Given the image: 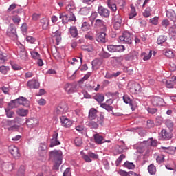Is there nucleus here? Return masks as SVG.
I'll return each instance as SVG.
<instances>
[{
  "instance_id": "34",
  "label": "nucleus",
  "mask_w": 176,
  "mask_h": 176,
  "mask_svg": "<svg viewBox=\"0 0 176 176\" xmlns=\"http://www.w3.org/2000/svg\"><path fill=\"white\" fill-rule=\"evenodd\" d=\"M54 38L57 42V45H58V43L61 42V32L58 30L56 31L54 35Z\"/></svg>"
},
{
  "instance_id": "19",
  "label": "nucleus",
  "mask_w": 176,
  "mask_h": 176,
  "mask_svg": "<svg viewBox=\"0 0 176 176\" xmlns=\"http://www.w3.org/2000/svg\"><path fill=\"white\" fill-rule=\"evenodd\" d=\"M27 86L30 89H39V82L36 80H30L27 82Z\"/></svg>"
},
{
  "instance_id": "21",
  "label": "nucleus",
  "mask_w": 176,
  "mask_h": 176,
  "mask_svg": "<svg viewBox=\"0 0 176 176\" xmlns=\"http://www.w3.org/2000/svg\"><path fill=\"white\" fill-rule=\"evenodd\" d=\"M50 23V20L48 18H43L41 19V23L43 28V30H47L49 28V24Z\"/></svg>"
},
{
  "instance_id": "58",
  "label": "nucleus",
  "mask_w": 176,
  "mask_h": 176,
  "mask_svg": "<svg viewBox=\"0 0 176 176\" xmlns=\"http://www.w3.org/2000/svg\"><path fill=\"white\" fill-rule=\"evenodd\" d=\"M68 16H69V21H76V17H75V14H74V12H70Z\"/></svg>"
},
{
  "instance_id": "62",
  "label": "nucleus",
  "mask_w": 176,
  "mask_h": 176,
  "mask_svg": "<svg viewBox=\"0 0 176 176\" xmlns=\"http://www.w3.org/2000/svg\"><path fill=\"white\" fill-rule=\"evenodd\" d=\"M147 111H148V113H151V115H155V113H156V112H157V109L148 107L147 109Z\"/></svg>"
},
{
  "instance_id": "24",
  "label": "nucleus",
  "mask_w": 176,
  "mask_h": 176,
  "mask_svg": "<svg viewBox=\"0 0 176 176\" xmlns=\"http://www.w3.org/2000/svg\"><path fill=\"white\" fill-rule=\"evenodd\" d=\"M69 32L72 38H76V36L79 35V32H78V28H76L75 26L70 27Z\"/></svg>"
},
{
  "instance_id": "9",
  "label": "nucleus",
  "mask_w": 176,
  "mask_h": 176,
  "mask_svg": "<svg viewBox=\"0 0 176 176\" xmlns=\"http://www.w3.org/2000/svg\"><path fill=\"white\" fill-rule=\"evenodd\" d=\"M8 151L17 160L20 157V151H19V148L14 145H11L8 147Z\"/></svg>"
},
{
  "instance_id": "8",
  "label": "nucleus",
  "mask_w": 176,
  "mask_h": 176,
  "mask_svg": "<svg viewBox=\"0 0 176 176\" xmlns=\"http://www.w3.org/2000/svg\"><path fill=\"white\" fill-rule=\"evenodd\" d=\"M124 60L126 61H135L138 60V52L135 51L131 52L124 56Z\"/></svg>"
},
{
  "instance_id": "15",
  "label": "nucleus",
  "mask_w": 176,
  "mask_h": 176,
  "mask_svg": "<svg viewBox=\"0 0 176 176\" xmlns=\"http://www.w3.org/2000/svg\"><path fill=\"white\" fill-rule=\"evenodd\" d=\"M173 138V135L170 133V132L168 131L166 129H162L161 131V135H160V139L163 140L164 141L171 140Z\"/></svg>"
},
{
  "instance_id": "57",
  "label": "nucleus",
  "mask_w": 176,
  "mask_h": 176,
  "mask_svg": "<svg viewBox=\"0 0 176 176\" xmlns=\"http://www.w3.org/2000/svg\"><path fill=\"white\" fill-rule=\"evenodd\" d=\"M81 49L82 50H85L87 52H93V47L91 45L87 46V45H82Z\"/></svg>"
},
{
  "instance_id": "14",
  "label": "nucleus",
  "mask_w": 176,
  "mask_h": 176,
  "mask_svg": "<svg viewBox=\"0 0 176 176\" xmlns=\"http://www.w3.org/2000/svg\"><path fill=\"white\" fill-rule=\"evenodd\" d=\"M96 40L99 43H105L107 42V34L105 32H98L96 34Z\"/></svg>"
},
{
  "instance_id": "53",
  "label": "nucleus",
  "mask_w": 176,
  "mask_h": 176,
  "mask_svg": "<svg viewBox=\"0 0 176 176\" xmlns=\"http://www.w3.org/2000/svg\"><path fill=\"white\" fill-rule=\"evenodd\" d=\"M74 144L76 146H80L82 144H83V142L82 141V138H76L74 140Z\"/></svg>"
},
{
  "instance_id": "16",
  "label": "nucleus",
  "mask_w": 176,
  "mask_h": 176,
  "mask_svg": "<svg viewBox=\"0 0 176 176\" xmlns=\"http://www.w3.org/2000/svg\"><path fill=\"white\" fill-rule=\"evenodd\" d=\"M39 121L35 118H30L26 121L27 126L30 129H34V127H36Z\"/></svg>"
},
{
  "instance_id": "39",
  "label": "nucleus",
  "mask_w": 176,
  "mask_h": 176,
  "mask_svg": "<svg viewBox=\"0 0 176 176\" xmlns=\"http://www.w3.org/2000/svg\"><path fill=\"white\" fill-rule=\"evenodd\" d=\"M80 14H82V16H87L89 13H90V8L87 7H85L80 9Z\"/></svg>"
},
{
  "instance_id": "10",
  "label": "nucleus",
  "mask_w": 176,
  "mask_h": 176,
  "mask_svg": "<svg viewBox=\"0 0 176 176\" xmlns=\"http://www.w3.org/2000/svg\"><path fill=\"white\" fill-rule=\"evenodd\" d=\"M57 145H61V142L58 140V132L54 131L52 138L51 139V144L50 146V148H53V146H57Z\"/></svg>"
},
{
  "instance_id": "33",
  "label": "nucleus",
  "mask_w": 176,
  "mask_h": 176,
  "mask_svg": "<svg viewBox=\"0 0 176 176\" xmlns=\"http://www.w3.org/2000/svg\"><path fill=\"white\" fill-rule=\"evenodd\" d=\"M148 171L151 175H155L156 174V166L153 164H151L148 166Z\"/></svg>"
},
{
  "instance_id": "49",
  "label": "nucleus",
  "mask_w": 176,
  "mask_h": 176,
  "mask_svg": "<svg viewBox=\"0 0 176 176\" xmlns=\"http://www.w3.org/2000/svg\"><path fill=\"white\" fill-rule=\"evenodd\" d=\"M165 56L168 58H173V57H174V52L171 50H166Z\"/></svg>"
},
{
  "instance_id": "13",
  "label": "nucleus",
  "mask_w": 176,
  "mask_h": 176,
  "mask_svg": "<svg viewBox=\"0 0 176 176\" xmlns=\"http://www.w3.org/2000/svg\"><path fill=\"white\" fill-rule=\"evenodd\" d=\"M60 123L63 127H65L66 129H69L72 126V121L69 119L67 118L65 116H62L60 118Z\"/></svg>"
},
{
  "instance_id": "25",
  "label": "nucleus",
  "mask_w": 176,
  "mask_h": 176,
  "mask_svg": "<svg viewBox=\"0 0 176 176\" xmlns=\"http://www.w3.org/2000/svg\"><path fill=\"white\" fill-rule=\"evenodd\" d=\"M47 149V145H46L45 143L40 144V146L38 148V153L41 156H43V153H46V151Z\"/></svg>"
},
{
  "instance_id": "46",
  "label": "nucleus",
  "mask_w": 176,
  "mask_h": 176,
  "mask_svg": "<svg viewBox=\"0 0 176 176\" xmlns=\"http://www.w3.org/2000/svg\"><path fill=\"white\" fill-rule=\"evenodd\" d=\"M124 166H125V167H126V168H129V170H133V168H135L134 164H133V162H129V161H126L124 163Z\"/></svg>"
},
{
  "instance_id": "41",
  "label": "nucleus",
  "mask_w": 176,
  "mask_h": 176,
  "mask_svg": "<svg viewBox=\"0 0 176 176\" xmlns=\"http://www.w3.org/2000/svg\"><path fill=\"white\" fill-rule=\"evenodd\" d=\"M132 90L133 93H140L141 91V85L138 83L134 84Z\"/></svg>"
},
{
  "instance_id": "45",
  "label": "nucleus",
  "mask_w": 176,
  "mask_h": 176,
  "mask_svg": "<svg viewBox=\"0 0 176 176\" xmlns=\"http://www.w3.org/2000/svg\"><path fill=\"white\" fill-rule=\"evenodd\" d=\"M124 50H126V48L124 45H116V53H122V52H124Z\"/></svg>"
},
{
  "instance_id": "42",
  "label": "nucleus",
  "mask_w": 176,
  "mask_h": 176,
  "mask_svg": "<svg viewBox=\"0 0 176 176\" xmlns=\"http://www.w3.org/2000/svg\"><path fill=\"white\" fill-rule=\"evenodd\" d=\"M5 111H6V115L7 118H8L9 119H12V118H14V111H10L8 109H6Z\"/></svg>"
},
{
  "instance_id": "64",
  "label": "nucleus",
  "mask_w": 176,
  "mask_h": 176,
  "mask_svg": "<svg viewBox=\"0 0 176 176\" xmlns=\"http://www.w3.org/2000/svg\"><path fill=\"white\" fill-rule=\"evenodd\" d=\"M63 176H72L69 168H66V170L63 173Z\"/></svg>"
},
{
  "instance_id": "11",
  "label": "nucleus",
  "mask_w": 176,
  "mask_h": 176,
  "mask_svg": "<svg viewBox=\"0 0 176 176\" xmlns=\"http://www.w3.org/2000/svg\"><path fill=\"white\" fill-rule=\"evenodd\" d=\"M94 140L96 144L98 145H101L105 142H111V140H105L102 135H100V133H96L94 135Z\"/></svg>"
},
{
  "instance_id": "1",
  "label": "nucleus",
  "mask_w": 176,
  "mask_h": 176,
  "mask_svg": "<svg viewBox=\"0 0 176 176\" xmlns=\"http://www.w3.org/2000/svg\"><path fill=\"white\" fill-rule=\"evenodd\" d=\"M20 118L16 117L14 120H7L3 122V127L8 131H17L19 130V125L16 123H19Z\"/></svg>"
},
{
  "instance_id": "59",
  "label": "nucleus",
  "mask_w": 176,
  "mask_h": 176,
  "mask_svg": "<svg viewBox=\"0 0 176 176\" xmlns=\"http://www.w3.org/2000/svg\"><path fill=\"white\" fill-rule=\"evenodd\" d=\"M157 163H159L160 164L161 163H163L164 162V155H160L157 157Z\"/></svg>"
},
{
  "instance_id": "5",
  "label": "nucleus",
  "mask_w": 176,
  "mask_h": 176,
  "mask_svg": "<svg viewBox=\"0 0 176 176\" xmlns=\"http://www.w3.org/2000/svg\"><path fill=\"white\" fill-rule=\"evenodd\" d=\"M120 42L122 43H126V45H131L133 40L131 39V33L129 32H124L122 36L119 37Z\"/></svg>"
},
{
  "instance_id": "35",
  "label": "nucleus",
  "mask_w": 176,
  "mask_h": 176,
  "mask_svg": "<svg viewBox=\"0 0 176 176\" xmlns=\"http://www.w3.org/2000/svg\"><path fill=\"white\" fill-rule=\"evenodd\" d=\"M9 71H10V68L9 67V66H0V72L3 75H6V74H8Z\"/></svg>"
},
{
  "instance_id": "36",
  "label": "nucleus",
  "mask_w": 176,
  "mask_h": 176,
  "mask_svg": "<svg viewBox=\"0 0 176 176\" xmlns=\"http://www.w3.org/2000/svg\"><path fill=\"white\" fill-rule=\"evenodd\" d=\"M81 30L84 32H87L90 30V23L87 22H83L81 25Z\"/></svg>"
},
{
  "instance_id": "6",
  "label": "nucleus",
  "mask_w": 176,
  "mask_h": 176,
  "mask_svg": "<svg viewBox=\"0 0 176 176\" xmlns=\"http://www.w3.org/2000/svg\"><path fill=\"white\" fill-rule=\"evenodd\" d=\"M7 35L12 39H17V30L16 29V25H14V24H10L7 30Z\"/></svg>"
},
{
  "instance_id": "48",
  "label": "nucleus",
  "mask_w": 176,
  "mask_h": 176,
  "mask_svg": "<svg viewBox=\"0 0 176 176\" xmlns=\"http://www.w3.org/2000/svg\"><path fill=\"white\" fill-rule=\"evenodd\" d=\"M30 54H31L32 58H34V60H38L39 58L41 57V54H39V53H38L35 51H32L30 52Z\"/></svg>"
},
{
  "instance_id": "27",
  "label": "nucleus",
  "mask_w": 176,
  "mask_h": 176,
  "mask_svg": "<svg viewBox=\"0 0 176 176\" xmlns=\"http://www.w3.org/2000/svg\"><path fill=\"white\" fill-rule=\"evenodd\" d=\"M142 14L144 17H150V16H151L152 14V9L151 8V7H147L142 12Z\"/></svg>"
},
{
  "instance_id": "23",
  "label": "nucleus",
  "mask_w": 176,
  "mask_h": 176,
  "mask_svg": "<svg viewBox=\"0 0 176 176\" xmlns=\"http://www.w3.org/2000/svg\"><path fill=\"white\" fill-rule=\"evenodd\" d=\"M97 110L96 109H91L89 112V118L90 120H96L97 118Z\"/></svg>"
},
{
  "instance_id": "54",
  "label": "nucleus",
  "mask_w": 176,
  "mask_h": 176,
  "mask_svg": "<svg viewBox=\"0 0 176 176\" xmlns=\"http://www.w3.org/2000/svg\"><path fill=\"white\" fill-rule=\"evenodd\" d=\"M161 25L162 27H164V28H167V27L170 25V21H168V19H165L162 20L161 23Z\"/></svg>"
},
{
  "instance_id": "26",
  "label": "nucleus",
  "mask_w": 176,
  "mask_h": 176,
  "mask_svg": "<svg viewBox=\"0 0 176 176\" xmlns=\"http://www.w3.org/2000/svg\"><path fill=\"white\" fill-rule=\"evenodd\" d=\"M168 37L166 35H160L157 40V45H162V43H164L166 41H167Z\"/></svg>"
},
{
  "instance_id": "7",
  "label": "nucleus",
  "mask_w": 176,
  "mask_h": 176,
  "mask_svg": "<svg viewBox=\"0 0 176 176\" xmlns=\"http://www.w3.org/2000/svg\"><path fill=\"white\" fill-rule=\"evenodd\" d=\"M151 104L153 107H163L164 105V100L159 96H153L151 98Z\"/></svg>"
},
{
  "instance_id": "32",
  "label": "nucleus",
  "mask_w": 176,
  "mask_h": 176,
  "mask_svg": "<svg viewBox=\"0 0 176 176\" xmlns=\"http://www.w3.org/2000/svg\"><path fill=\"white\" fill-rule=\"evenodd\" d=\"M166 16L168 19H170V20H171L172 21H175L176 20V16H175V13H174V11L173 12L167 11Z\"/></svg>"
},
{
  "instance_id": "12",
  "label": "nucleus",
  "mask_w": 176,
  "mask_h": 176,
  "mask_svg": "<svg viewBox=\"0 0 176 176\" xmlns=\"http://www.w3.org/2000/svg\"><path fill=\"white\" fill-rule=\"evenodd\" d=\"M67 112H68V105L65 103L58 106L56 109V113H57V115H63V113Z\"/></svg>"
},
{
  "instance_id": "51",
  "label": "nucleus",
  "mask_w": 176,
  "mask_h": 176,
  "mask_svg": "<svg viewBox=\"0 0 176 176\" xmlns=\"http://www.w3.org/2000/svg\"><path fill=\"white\" fill-rule=\"evenodd\" d=\"M150 23L153 25H157L159 23V16H155L154 18L150 19Z\"/></svg>"
},
{
  "instance_id": "61",
  "label": "nucleus",
  "mask_w": 176,
  "mask_h": 176,
  "mask_svg": "<svg viewBox=\"0 0 176 176\" xmlns=\"http://www.w3.org/2000/svg\"><path fill=\"white\" fill-rule=\"evenodd\" d=\"M166 87L173 89L174 87V82L173 80H166Z\"/></svg>"
},
{
  "instance_id": "50",
  "label": "nucleus",
  "mask_w": 176,
  "mask_h": 176,
  "mask_svg": "<svg viewBox=\"0 0 176 176\" xmlns=\"http://www.w3.org/2000/svg\"><path fill=\"white\" fill-rule=\"evenodd\" d=\"M12 20L15 24H19L20 21H21V19L18 15H14L12 18Z\"/></svg>"
},
{
  "instance_id": "28",
  "label": "nucleus",
  "mask_w": 176,
  "mask_h": 176,
  "mask_svg": "<svg viewBox=\"0 0 176 176\" xmlns=\"http://www.w3.org/2000/svg\"><path fill=\"white\" fill-rule=\"evenodd\" d=\"M137 16V11H135V7L134 6L131 5V12L129 14V19H134Z\"/></svg>"
},
{
  "instance_id": "37",
  "label": "nucleus",
  "mask_w": 176,
  "mask_h": 176,
  "mask_svg": "<svg viewBox=\"0 0 176 176\" xmlns=\"http://www.w3.org/2000/svg\"><path fill=\"white\" fill-rule=\"evenodd\" d=\"M124 152L123 146H117L115 148V155H121Z\"/></svg>"
},
{
  "instance_id": "38",
  "label": "nucleus",
  "mask_w": 176,
  "mask_h": 176,
  "mask_svg": "<svg viewBox=\"0 0 176 176\" xmlns=\"http://www.w3.org/2000/svg\"><path fill=\"white\" fill-rule=\"evenodd\" d=\"M123 159H126V155L124 154H121L120 156L116 161V165L117 167H119V166H120V163L123 162Z\"/></svg>"
},
{
  "instance_id": "44",
  "label": "nucleus",
  "mask_w": 176,
  "mask_h": 176,
  "mask_svg": "<svg viewBox=\"0 0 176 176\" xmlns=\"http://www.w3.org/2000/svg\"><path fill=\"white\" fill-rule=\"evenodd\" d=\"M101 108H104V109H106V111H108V112H111V111L113 110V107L108 105L105 103H103L100 105Z\"/></svg>"
},
{
  "instance_id": "40",
  "label": "nucleus",
  "mask_w": 176,
  "mask_h": 176,
  "mask_svg": "<svg viewBox=\"0 0 176 176\" xmlns=\"http://www.w3.org/2000/svg\"><path fill=\"white\" fill-rule=\"evenodd\" d=\"M19 56L22 60H25V58L27 57V52H25L24 48L19 51Z\"/></svg>"
},
{
  "instance_id": "2",
  "label": "nucleus",
  "mask_w": 176,
  "mask_h": 176,
  "mask_svg": "<svg viewBox=\"0 0 176 176\" xmlns=\"http://www.w3.org/2000/svg\"><path fill=\"white\" fill-rule=\"evenodd\" d=\"M50 157L55 163L54 168L58 169L63 163V153L60 151H52L50 152Z\"/></svg>"
},
{
  "instance_id": "52",
  "label": "nucleus",
  "mask_w": 176,
  "mask_h": 176,
  "mask_svg": "<svg viewBox=\"0 0 176 176\" xmlns=\"http://www.w3.org/2000/svg\"><path fill=\"white\" fill-rule=\"evenodd\" d=\"M107 49L111 53H116V45H107Z\"/></svg>"
},
{
  "instance_id": "22",
  "label": "nucleus",
  "mask_w": 176,
  "mask_h": 176,
  "mask_svg": "<svg viewBox=\"0 0 176 176\" xmlns=\"http://www.w3.org/2000/svg\"><path fill=\"white\" fill-rule=\"evenodd\" d=\"M59 19L62 20L63 24H67L69 21V15L65 14V12L60 13L59 14Z\"/></svg>"
},
{
  "instance_id": "63",
  "label": "nucleus",
  "mask_w": 176,
  "mask_h": 176,
  "mask_svg": "<svg viewBox=\"0 0 176 176\" xmlns=\"http://www.w3.org/2000/svg\"><path fill=\"white\" fill-rule=\"evenodd\" d=\"M27 42H29L30 43H35V38L32 37V36H28L26 37Z\"/></svg>"
},
{
  "instance_id": "4",
  "label": "nucleus",
  "mask_w": 176,
  "mask_h": 176,
  "mask_svg": "<svg viewBox=\"0 0 176 176\" xmlns=\"http://www.w3.org/2000/svg\"><path fill=\"white\" fill-rule=\"evenodd\" d=\"M87 123V126L91 129H98L99 124H100V126L104 125V116L100 115V116L97 118L96 122L93 120H91L89 122Z\"/></svg>"
},
{
  "instance_id": "60",
  "label": "nucleus",
  "mask_w": 176,
  "mask_h": 176,
  "mask_svg": "<svg viewBox=\"0 0 176 176\" xmlns=\"http://www.w3.org/2000/svg\"><path fill=\"white\" fill-rule=\"evenodd\" d=\"M114 22L122 23V16L120 14H117L116 16H114Z\"/></svg>"
},
{
  "instance_id": "30",
  "label": "nucleus",
  "mask_w": 176,
  "mask_h": 176,
  "mask_svg": "<svg viewBox=\"0 0 176 176\" xmlns=\"http://www.w3.org/2000/svg\"><path fill=\"white\" fill-rule=\"evenodd\" d=\"M94 99L96 100L98 102H102V101L105 100V96H104V94H97L94 96Z\"/></svg>"
},
{
  "instance_id": "56",
  "label": "nucleus",
  "mask_w": 176,
  "mask_h": 176,
  "mask_svg": "<svg viewBox=\"0 0 176 176\" xmlns=\"http://www.w3.org/2000/svg\"><path fill=\"white\" fill-rule=\"evenodd\" d=\"M100 56L102 57V58H109V57H111V54H109L108 52H105V51H103L100 54Z\"/></svg>"
},
{
  "instance_id": "17",
  "label": "nucleus",
  "mask_w": 176,
  "mask_h": 176,
  "mask_svg": "<svg viewBox=\"0 0 176 176\" xmlns=\"http://www.w3.org/2000/svg\"><path fill=\"white\" fill-rule=\"evenodd\" d=\"M123 100L125 104H129L132 111L135 109V104H134V101H133L129 95H124Z\"/></svg>"
},
{
  "instance_id": "31",
  "label": "nucleus",
  "mask_w": 176,
  "mask_h": 176,
  "mask_svg": "<svg viewBox=\"0 0 176 176\" xmlns=\"http://www.w3.org/2000/svg\"><path fill=\"white\" fill-rule=\"evenodd\" d=\"M16 113L19 116H26L28 115V109H19L16 111Z\"/></svg>"
},
{
  "instance_id": "20",
  "label": "nucleus",
  "mask_w": 176,
  "mask_h": 176,
  "mask_svg": "<svg viewBox=\"0 0 176 176\" xmlns=\"http://www.w3.org/2000/svg\"><path fill=\"white\" fill-rule=\"evenodd\" d=\"M64 89L68 94L75 93V90H76L75 85L74 84H71V83H67L65 85Z\"/></svg>"
},
{
  "instance_id": "3",
  "label": "nucleus",
  "mask_w": 176,
  "mask_h": 176,
  "mask_svg": "<svg viewBox=\"0 0 176 176\" xmlns=\"http://www.w3.org/2000/svg\"><path fill=\"white\" fill-rule=\"evenodd\" d=\"M17 104L23 105V107L28 108V107H30V101L25 97L21 96L17 99L12 100L11 102L8 104L9 107H11V108H14Z\"/></svg>"
},
{
  "instance_id": "55",
  "label": "nucleus",
  "mask_w": 176,
  "mask_h": 176,
  "mask_svg": "<svg viewBox=\"0 0 176 176\" xmlns=\"http://www.w3.org/2000/svg\"><path fill=\"white\" fill-rule=\"evenodd\" d=\"M165 124L168 129H173V127H174V123L173 121H171V120H166Z\"/></svg>"
},
{
  "instance_id": "43",
  "label": "nucleus",
  "mask_w": 176,
  "mask_h": 176,
  "mask_svg": "<svg viewBox=\"0 0 176 176\" xmlns=\"http://www.w3.org/2000/svg\"><path fill=\"white\" fill-rule=\"evenodd\" d=\"M107 5L113 12H116L117 8H116V4L111 3V0H107Z\"/></svg>"
},
{
  "instance_id": "18",
  "label": "nucleus",
  "mask_w": 176,
  "mask_h": 176,
  "mask_svg": "<svg viewBox=\"0 0 176 176\" xmlns=\"http://www.w3.org/2000/svg\"><path fill=\"white\" fill-rule=\"evenodd\" d=\"M98 12L102 17H109V10L102 6L98 8Z\"/></svg>"
},
{
  "instance_id": "47",
  "label": "nucleus",
  "mask_w": 176,
  "mask_h": 176,
  "mask_svg": "<svg viewBox=\"0 0 176 176\" xmlns=\"http://www.w3.org/2000/svg\"><path fill=\"white\" fill-rule=\"evenodd\" d=\"M6 54L2 53V52L0 51V64H3L4 63H6Z\"/></svg>"
},
{
  "instance_id": "29",
  "label": "nucleus",
  "mask_w": 176,
  "mask_h": 176,
  "mask_svg": "<svg viewBox=\"0 0 176 176\" xmlns=\"http://www.w3.org/2000/svg\"><path fill=\"white\" fill-rule=\"evenodd\" d=\"M141 56L143 57L144 61H147V60H149L151 57H152V51L150 50L148 54H146V52H142Z\"/></svg>"
}]
</instances>
